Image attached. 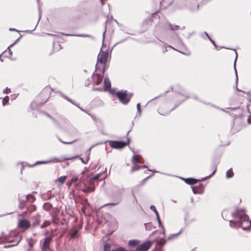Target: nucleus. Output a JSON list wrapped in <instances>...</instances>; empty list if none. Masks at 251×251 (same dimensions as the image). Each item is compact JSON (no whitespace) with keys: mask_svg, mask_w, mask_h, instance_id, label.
<instances>
[{"mask_svg":"<svg viewBox=\"0 0 251 251\" xmlns=\"http://www.w3.org/2000/svg\"><path fill=\"white\" fill-rule=\"evenodd\" d=\"M27 200H28L30 202L33 201L35 200L34 196L31 194H28L26 196V198Z\"/></svg>","mask_w":251,"mask_h":251,"instance_id":"obj_24","label":"nucleus"},{"mask_svg":"<svg viewBox=\"0 0 251 251\" xmlns=\"http://www.w3.org/2000/svg\"><path fill=\"white\" fill-rule=\"evenodd\" d=\"M77 180H78L77 176H73L72 178V179H71V183H73V182H75Z\"/></svg>","mask_w":251,"mask_h":251,"instance_id":"obj_34","label":"nucleus"},{"mask_svg":"<svg viewBox=\"0 0 251 251\" xmlns=\"http://www.w3.org/2000/svg\"><path fill=\"white\" fill-rule=\"evenodd\" d=\"M181 233V231H180L178 233L176 234H171L168 238V239H172L175 238L177 237Z\"/></svg>","mask_w":251,"mask_h":251,"instance_id":"obj_28","label":"nucleus"},{"mask_svg":"<svg viewBox=\"0 0 251 251\" xmlns=\"http://www.w3.org/2000/svg\"><path fill=\"white\" fill-rule=\"evenodd\" d=\"M108 56L109 52L107 50L105 51L101 50L98 56L97 64L99 63L104 64L106 63Z\"/></svg>","mask_w":251,"mask_h":251,"instance_id":"obj_4","label":"nucleus"},{"mask_svg":"<svg viewBox=\"0 0 251 251\" xmlns=\"http://www.w3.org/2000/svg\"><path fill=\"white\" fill-rule=\"evenodd\" d=\"M45 95H46V96H45V99H44V101H43V102H41V103H42V104H44V103H45V102L47 101L48 99L49 98V97H50L49 92H48V91L47 90H46V89L43 90L42 91V92L40 93V97H43V96H45Z\"/></svg>","mask_w":251,"mask_h":251,"instance_id":"obj_12","label":"nucleus"},{"mask_svg":"<svg viewBox=\"0 0 251 251\" xmlns=\"http://www.w3.org/2000/svg\"><path fill=\"white\" fill-rule=\"evenodd\" d=\"M46 115L47 116H48V117H49L50 118L55 124L57 123L56 121L54 119H53L52 117H51L50 115H49L48 114H46Z\"/></svg>","mask_w":251,"mask_h":251,"instance_id":"obj_40","label":"nucleus"},{"mask_svg":"<svg viewBox=\"0 0 251 251\" xmlns=\"http://www.w3.org/2000/svg\"><path fill=\"white\" fill-rule=\"evenodd\" d=\"M153 174H152L151 176H149L147 177L145 179V180H147L148 179H149V178H151V176H153Z\"/></svg>","mask_w":251,"mask_h":251,"instance_id":"obj_47","label":"nucleus"},{"mask_svg":"<svg viewBox=\"0 0 251 251\" xmlns=\"http://www.w3.org/2000/svg\"><path fill=\"white\" fill-rule=\"evenodd\" d=\"M231 109H232V110H235V109H236V108H231Z\"/></svg>","mask_w":251,"mask_h":251,"instance_id":"obj_58","label":"nucleus"},{"mask_svg":"<svg viewBox=\"0 0 251 251\" xmlns=\"http://www.w3.org/2000/svg\"><path fill=\"white\" fill-rule=\"evenodd\" d=\"M160 97V96H158V97ZM156 98H157V97H155V98H154V99H156Z\"/></svg>","mask_w":251,"mask_h":251,"instance_id":"obj_62","label":"nucleus"},{"mask_svg":"<svg viewBox=\"0 0 251 251\" xmlns=\"http://www.w3.org/2000/svg\"><path fill=\"white\" fill-rule=\"evenodd\" d=\"M105 32V31H104V32L103 33V40H104V38Z\"/></svg>","mask_w":251,"mask_h":251,"instance_id":"obj_51","label":"nucleus"},{"mask_svg":"<svg viewBox=\"0 0 251 251\" xmlns=\"http://www.w3.org/2000/svg\"><path fill=\"white\" fill-rule=\"evenodd\" d=\"M156 218H157V220L158 221V224H159V226L163 228V233H164V232H165V229H164V227L162 225V224L161 223V220L160 219L159 215L156 216Z\"/></svg>","mask_w":251,"mask_h":251,"instance_id":"obj_25","label":"nucleus"},{"mask_svg":"<svg viewBox=\"0 0 251 251\" xmlns=\"http://www.w3.org/2000/svg\"><path fill=\"white\" fill-rule=\"evenodd\" d=\"M205 35H207V36L208 37H209V36H208V34L207 33V32H205Z\"/></svg>","mask_w":251,"mask_h":251,"instance_id":"obj_55","label":"nucleus"},{"mask_svg":"<svg viewBox=\"0 0 251 251\" xmlns=\"http://www.w3.org/2000/svg\"><path fill=\"white\" fill-rule=\"evenodd\" d=\"M164 243H165V241L163 239L160 240L158 242V243L159 244H164Z\"/></svg>","mask_w":251,"mask_h":251,"instance_id":"obj_43","label":"nucleus"},{"mask_svg":"<svg viewBox=\"0 0 251 251\" xmlns=\"http://www.w3.org/2000/svg\"><path fill=\"white\" fill-rule=\"evenodd\" d=\"M221 110L223 111H226L224 109H222Z\"/></svg>","mask_w":251,"mask_h":251,"instance_id":"obj_57","label":"nucleus"},{"mask_svg":"<svg viewBox=\"0 0 251 251\" xmlns=\"http://www.w3.org/2000/svg\"><path fill=\"white\" fill-rule=\"evenodd\" d=\"M233 176V173L232 172V169H229L226 173V177L227 178H231Z\"/></svg>","mask_w":251,"mask_h":251,"instance_id":"obj_18","label":"nucleus"},{"mask_svg":"<svg viewBox=\"0 0 251 251\" xmlns=\"http://www.w3.org/2000/svg\"><path fill=\"white\" fill-rule=\"evenodd\" d=\"M151 245V242L150 241H146L143 244H141L135 251H147Z\"/></svg>","mask_w":251,"mask_h":251,"instance_id":"obj_7","label":"nucleus"},{"mask_svg":"<svg viewBox=\"0 0 251 251\" xmlns=\"http://www.w3.org/2000/svg\"><path fill=\"white\" fill-rule=\"evenodd\" d=\"M8 52L9 53L10 56H11L12 54V51L9 49V48H8Z\"/></svg>","mask_w":251,"mask_h":251,"instance_id":"obj_46","label":"nucleus"},{"mask_svg":"<svg viewBox=\"0 0 251 251\" xmlns=\"http://www.w3.org/2000/svg\"><path fill=\"white\" fill-rule=\"evenodd\" d=\"M134 165V166L132 168L131 172H133L142 168V167L141 166L136 165V164Z\"/></svg>","mask_w":251,"mask_h":251,"instance_id":"obj_27","label":"nucleus"},{"mask_svg":"<svg viewBox=\"0 0 251 251\" xmlns=\"http://www.w3.org/2000/svg\"><path fill=\"white\" fill-rule=\"evenodd\" d=\"M232 215L233 217L237 218L239 220L237 221L230 220L229 224L231 227H242L243 230H248L251 228V221L249 220L244 209H237Z\"/></svg>","mask_w":251,"mask_h":251,"instance_id":"obj_1","label":"nucleus"},{"mask_svg":"<svg viewBox=\"0 0 251 251\" xmlns=\"http://www.w3.org/2000/svg\"><path fill=\"white\" fill-rule=\"evenodd\" d=\"M167 25L168 26L169 29H170L172 30H177L179 28V26L176 25H173L170 23L168 24Z\"/></svg>","mask_w":251,"mask_h":251,"instance_id":"obj_19","label":"nucleus"},{"mask_svg":"<svg viewBox=\"0 0 251 251\" xmlns=\"http://www.w3.org/2000/svg\"><path fill=\"white\" fill-rule=\"evenodd\" d=\"M10 30L14 31V30H16L14 28H10Z\"/></svg>","mask_w":251,"mask_h":251,"instance_id":"obj_52","label":"nucleus"},{"mask_svg":"<svg viewBox=\"0 0 251 251\" xmlns=\"http://www.w3.org/2000/svg\"><path fill=\"white\" fill-rule=\"evenodd\" d=\"M14 44H11V45L10 46H12Z\"/></svg>","mask_w":251,"mask_h":251,"instance_id":"obj_61","label":"nucleus"},{"mask_svg":"<svg viewBox=\"0 0 251 251\" xmlns=\"http://www.w3.org/2000/svg\"><path fill=\"white\" fill-rule=\"evenodd\" d=\"M185 182L188 184H194L197 182L198 180L193 178L184 179Z\"/></svg>","mask_w":251,"mask_h":251,"instance_id":"obj_14","label":"nucleus"},{"mask_svg":"<svg viewBox=\"0 0 251 251\" xmlns=\"http://www.w3.org/2000/svg\"><path fill=\"white\" fill-rule=\"evenodd\" d=\"M132 162L133 164L136 163H142L141 157L134 154L132 158Z\"/></svg>","mask_w":251,"mask_h":251,"instance_id":"obj_13","label":"nucleus"},{"mask_svg":"<svg viewBox=\"0 0 251 251\" xmlns=\"http://www.w3.org/2000/svg\"><path fill=\"white\" fill-rule=\"evenodd\" d=\"M111 88V82L108 78H105L104 80V86L103 88H98L94 89L95 90L102 91H108Z\"/></svg>","mask_w":251,"mask_h":251,"instance_id":"obj_8","label":"nucleus"},{"mask_svg":"<svg viewBox=\"0 0 251 251\" xmlns=\"http://www.w3.org/2000/svg\"><path fill=\"white\" fill-rule=\"evenodd\" d=\"M216 171V168H215L214 169V170L213 171L212 173L211 174H210L209 176H208L206 177L203 178L201 179L200 180H205L206 178L210 177L211 176H212L213 175H214L215 174Z\"/></svg>","mask_w":251,"mask_h":251,"instance_id":"obj_32","label":"nucleus"},{"mask_svg":"<svg viewBox=\"0 0 251 251\" xmlns=\"http://www.w3.org/2000/svg\"><path fill=\"white\" fill-rule=\"evenodd\" d=\"M70 159H71V158L61 157L59 158H53L51 161L56 162H61L64 161L65 160H70Z\"/></svg>","mask_w":251,"mask_h":251,"instance_id":"obj_15","label":"nucleus"},{"mask_svg":"<svg viewBox=\"0 0 251 251\" xmlns=\"http://www.w3.org/2000/svg\"><path fill=\"white\" fill-rule=\"evenodd\" d=\"M137 111H138V113H139V115H140L141 112L140 103H139L137 104Z\"/></svg>","mask_w":251,"mask_h":251,"instance_id":"obj_35","label":"nucleus"},{"mask_svg":"<svg viewBox=\"0 0 251 251\" xmlns=\"http://www.w3.org/2000/svg\"><path fill=\"white\" fill-rule=\"evenodd\" d=\"M77 234V231L76 230H75L71 234V237L73 238H75Z\"/></svg>","mask_w":251,"mask_h":251,"instance_id":"obj_36","label":"nucleus"},{"mask_svg":"<svg viewBox=\"0 0 251 251\" xmlns=\"http://www.w3.org/2000/svg\"><path fill=\"white\" fill-rule=\"evenodd\" d=\"M173 201L175 202H176V201L175 200H174Z\"/></svg>","mask_w":251,"mask_h":251,"instance_id":"obj_63","label":"nucleus"},{"mask_svg":"<svg viewBox=\"0 0 251 251\" xmlns=\"http://www.w3.org/2000/svg\"><path fill=\"white\" fill-rule=\"evenodd\" d=\"M94 191V188L92 187H87L86 188L83 189L82 191L85 193H90Z\"/></svg>","mask_w":251,"mask_h":251,"instance_id":"obj_21","label":"nucleus"},{"mask_svg":"<svg viewBox=\"0 0 251 251\" xmlns=\"http://www.w3.org/2000/svg\"><path fill=\"white\" fill-rule=\"evenodd\" d=\"M181 4L182 7H188L192 10H198L199 8L197 0H182Z\"/></svg>","mask_w":251,"mask_h":251,"instance_id":"obj_3","label":"nucleus"},{"mask_svg":"<svg viewBox=\"0 0 251 251\" xmlns=\"http://www.w3.org/2000/svg\"><path fill=\"white\" fill-rule=\"evenodd\" d=\"M100 0L101 4L103 5L104 4V2H103V0Z\"/></svg>","mask_w":251,"mask_h":251,"instance_id":"obj_50","label":"nucleus"},{"mask_svg":"<svg viewBox=\"0 0 251 251\" xmlns=\"http://www.w3.org/2000/svg\"><path fill=\"white\" fill-rule=\"evenodd\" d=\"M237 58V52H236V57H235V59L234 63V68L235 75H236V84H237V82H238L237 73V71H236V67H235Z\"/></svg>","mask_w":251,"mask_h":251,"instance_id":"obj_23","label":"nucleus"},{"mask_svg":"<svg viewBox=\"0 0 251 251\" xmlns=\"http://www.w3.org/2000/svg\"><path fill=\"white\" fill-rule=\"evenodd\" d=\"M102 174V173L96 175L95 176H94V177L93 178V179L96 180V179H99Z\"/></svg>","mask_w":251,"mask_h":251,"instance_id":"obj_37","label":"nucleus"},{"mask_svg":"<svg viewBox=\"0 0 251 251\" xmlns=\"http://www.w3.org/2000/svg\"><path fill=\"white\" fill-rule=\"evenodd\" d=\"M30 226V222L26 219H21L18 221V226L21 228L27 229Z\"/></svg>","mask_w":251,"mask_h":251,"instance_id":"obj_9","label":"nucleus"},{"mask_svg":"<svg viewBox=\"0 0 251 251\" xmlns=\"http://www.w3.org/2000/svg\"><path fill=\"white\" fill-rule=\"evenodd\" d=\"M89 85V83L86 84V86Z\"/></svg>","mask_w":251,"mask_h":251,"instance_id":"obj_59","label":"nucleus"},{"mask_svg":"<svg viewBox=\"0 0 251 251\" xmlns=\"http://www.w3.org/2000/svg\"><path fill=\"white\" fill-rule=\"evenodd\" d=\"M139 243V241L137 240H131L128 242V245L131 247H135L138 245Z\"/></svg>","mask_w":251,"mask_h":251,"instance_id":"obj_17","label":"nucleus"},{"mask_svg":"<svg viewBox=\"0 0 251 251\" xmlns=\"http://www.w3.org/2000/svg\"><path fill=\"white\" fill-rule=\"evenodd\" d=\"M59 140H60V141L61 142H62V143H63V144H66V145L71 144H72V143H74V142H75V141H72V142H67L63 141L61 140L60 139Z\"/></svg>","mask_w":251,"mask_h":251,"instance_id":"obj_38","label":"nucleus"},{"mask_svg":"<svg viewBox=\"0 0 251 251\" xmlns=\"http://www.w3.org/2000/svg\"><path fill=\"white\" fill-rule=\"evenodd\" d=\"M121 198L118 199H117L116 200L115 202L108 203L105 204L104 205V206H106V205L115 206V205H116L118 204L119 203H120V202L121 201Z\"/></svg>","mask_w":251,"mask_h":251,"instance_id":"obj_20","label":"nucleus"},{"mask_svg":"<svg viewBox=\"0 0 251 251\" xmlns=\"http://www.w3.org/2000/svg\"><path fill=\"white\" fill-rule=\"evenodd\" d=\"M10 92V89L8 87H6L3 91V93L5 94H8Z\"/></svg>","mask_w":251,"mask_h":251,"instance_id":"obj_39","label":"nucleus"},{"mask_svg":"<svg viewBox=\"0 0 251 251\" xmlns=\"http://www.w3.org/2000/svg\"><path fill=\"white\" fill-rule=\"evenodd\" d=\"M111 251H126V250L124 248H120L116 250H113Z\"/></svg>","mask_w":251,"mask_h":251,"instance_id":"obj_41","label":"nucleus"},{"mask_svg":"<svg viewBox=\"0 0 251 251\" xmlns=\"http://www.w3.org/2000/svg\"><path fill=\"white\" fill-rule=\"evenodd\" d=\"M142 167V168H147V166L146 165L141 166Z\"/></svg>","mask_w":251,"mask_h":251,"instance_id":"obj_49","label":"nucleus"},{"mask_svg":"<svg viewBox=\"0 0 251 251\" xmlns=\"http://www.w3.org/2000/svg\"><path fill=\"white\" fill-rule=\"evenodd\" d=\"M150 208H151V209L152 211H153L154 212V213H155L156 216L159 215V214H158L157 210L156 209L154 205H151L150 207Z\"/></svg>","mask_w":251,"mask_h":251,"instance_id":"obj_31","label":"nucleus"},{"mask_svg":"<svg viewBox=\"0 0 251 251\" xmlns=\"http://www.w3.org/2000/svg\"><path fill=\"white\" fill-rule=\"evenodd\" d=\"M116 95L122 103L126 104L129 101L132 94H128L126 90H122L117 92Z\"/></svg>","mask_w":251,"mask_h":251,"instance_id":"obj_2","label":"nucleus"},{"mask_svg":"<svg viewBox=\"0 0 251 251\" xmlns=\"http://www.w3.org/2000/svg\"><path fill=\"white\" fill-rule=\"evenodd\" d=\"M52 237L48 236L44 238L41 249L42 251H51L50 248V244L52 241Z\"/></svg>","mask_w":251,"mask_h":251,"instance_id":"obj_6","label":"nucleus"},{"mask_svg":"<svg viewBox=\"0 0 251 251\" xmlns=\"http://www.w3.org/2000/svg\"><path fill=\"white\" fill-rule=\"evenodd\" d=\"M193 191L195 194L199 193V191L194 188H193Z\"/></svg>","mask_w":251,"mask_h":251,"instance_id":"obj_45","label":"nucleus"},{"mask_svg":"<svg viewBox=\"0 0 251 251\" xmlns=\"http://www.w3.org/2000/svg\"><path fill=\"white\" fill-rule=\"evenodd\" d=\"M79 36H86L87 35H80Z\"/></svg>","mask_w":251,"mask_h":251,"instance_id":"obj_54","label":"nucleus"},{"mask_svg":"<svg viewBox=\"0 0 251 251\" xmlns=\"http://www.w3.org/2000/svg\"><path fill=\"white\" fill-rule=\"evenodd\" d=\"M31 220L33 226H38L40 222V215L39 214H37L36 216L32 218Z\"/></svg>","mask_w":251,"mask_h":251,"instance_id":"obj_11","label":"nucleus"},{"mask_svg":"<svg viewBox=\"0 0 251 251\" xmlns=\"http://www.w3.org/2000/svg\"><path fill=\"white\" fill-rule=\"evenodd\" d=\"M208 38H209V39L210 40V41L212 43V44H213L215 47H216V44H215V42H214L213 40H212L210 38V37H208Z\"/></svg>","mask_w":251,"mask_h":251,"instance_id":"obj_44","label":"nucleus"},{"mask_svg":"<svg viewBox=\"0 0 251 251\" xmlns=\"http://www.w3.org/2000/svg\"><path fill=\"white\" fill-rule=\"evenodd\" d=\"M168 47L171 48L173 49V47L171 46H168Z\"/></svg>","mask_w":251,"mask_h":251,"instance_id":"obj_56","label":"nucleus"},{"mask_svg":"<svg viewBox=\"0 0 251 251\" xmlns=\"http://www.w3.org/2000/svg\"><path fill=\"white\" fill-rule=\"evenodd\" d=\"M236 90L238 92H242L241 90H240L239 89H238L237 87H236Z\"/></svg>","mask_w":251,"mask_h":251,"instance_id":"obj_48","label":"nucleus"},{"mask_svg":"<svg viewBox=\"0 0 251 251\" xmlns=\"http://www.w3.org/2000/svg\"><path fill=\"white\" fill-rule=\"evenodd\" d=\"M156 218H157V220L158 221V224H159V226L163 228V233H164V232H165V229H164V227L162 225V224L161 223V220L160 219L159 215L156 216Z\"/></svg>","mask_w":251,"mask_h":251,"instance_id":"obj_26","label":"nucleus"},{"mask_svg":"<svg viewBox=\"0 0 251 251\" xmlns=\"http://www.w3.org/2000/svg\"><path fill=\"white\" fill-rule=\"evenodd\" d=\"M29 245L30 246H32L33 244L31 243H29Z\"/></svg>","mask_w":251,"mask_h":251,"instance_id":"obj_53","label":"nucleus"},{"mask_svg":"<svg viewBox=\"0 0 251 251\" xmlns=\"http://www.w3.org/2000/svg\"><path fill=\"white\" fill-rule=\"evenodd\" d=\"M50 222L49 221H46L43 224L41 225V228H44L50 225Z\"/></svg>","mask_w":251,"mask_h":251,"instance_id":"obj_22","label":"nucleus"},{"mask_svg":"<svg viewBox=\"0 0 251 251\" xmlns=\"http://www.w3.org/2000/svg\"><path fill=\"white\" fill-rule=\"evenodd\" d=\"M130 142L129 138L127 139V141H110L109 145L110 147L114 149H122L124 147L126 146Z\"/></svg>","mask_w":251,"mask_h":251,"instance_id":"obj_5","label":"nucleus"},{"mask_svg":"<svg viewBox=\"0 0 251 251\" xmlns=\"http://www.w3.org/2000/svg\"><path fill=\"white\" fill-rule=\"evenodd\" d=\"M9 101V97L8 96L5 97L2 100L3 105H6Z\"/></svg>","mask_w":251,"mask_h":251,"instance_id":"obj_30","label":"nucleus"},{"mask_svg":"<svg viewBox=\"0 0 251 251\" xmlns=\"http://www.w3.org/2000/svg\"><path fill=\"white\" fill-rule=\"evenodd\" d=\"M103 75V72L102 73L101 75L94 74L92 76L94 84L96 85L100 84L102 80Z\"/></svg>","mask_w":251,"mask_h":251,"instance_id":"obj_10","label":"nucleus"},{"mask_svg":"<svg viewBox=\"0 0 251 251\" xmlns=\"http://www.w3.org/2000/svg\"><path fill=\"white\" fill-rule=\"evenodd\" d=\"M81 160V161L83 162V163L84 164H87L88 161V159H86L85 160H83L82 158H80Z\"/></svg>","mask_w":251,"mask_h":251,"instance_id":"obj_42","label":"nucleus"},{"mask_svg":"<svg viewBox=\"0 0 251 251\" xmlns=\"http://www.w3.org/2000/svg\"><path fill=\"white\" fill-rule=\"evenodd\" d=\"M63 97L66 99L68 101H70V102H71L72 104H75V105H76L77 106H78L75 103L74 101L72 100L71 99H70V98H69L68 97L65 96V95H63Z\"/></svg>","mask_w":251,"mask_h":251,"instance_id":"obj_33","label":"nucleus"},{"mask_svg":"<svg viewBox=\"0 0 251 251\" xmlns=\"http://www.w3.org/2000/svg\"><path fill=\"white\" fill-rule=\"evenodd\" d=\"M66 35H68V36H70L71 35L70 34H66Z\"/></svg>","mask_w":251,"mask_h":251,"instance_id":"obj_60","label":"nucleus"},{"mask_svg":"<svg viewBox=\"0 0 251 251\" xmlns=\"http://www.w3.org/2000/svg\"><path fill=\"white\" fill-rule=\"evenodd\" d=\"M110 250V245L108 243L105 244V245L104 246L103 251H109Z\"/></svg>","mask_w":251,"mask_h":251,"instance_id":"obj_29","label":"nucleus"},{"mask_svg":"<svg viewBox=\"0 0 251 251\" xmlns=\"http://www.w3.org/2000/svg\"><path fill=\"white\" fill-rule=\"evenodd\" d=\"M67 178V176H61L60 177H59L56 181H55V182H59V183L60 184H63L66 179Z\"/></svg>","mask_w":251,"mask_h":251,"instance_id":"obj_16","label":"nucleus"}]
</instances>
